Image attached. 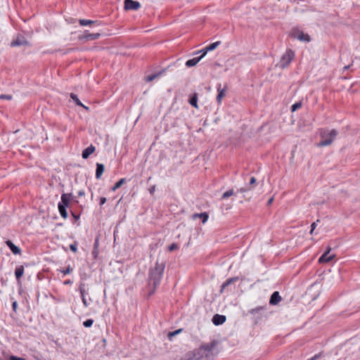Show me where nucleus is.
I'll list each match as a JSON object with an SVG mask.
<instances>
[{"label": "nucleus", "instance_id": "11", "mask_svg": "<svg viewBox=\"0 0 360 360\" xmlns=\"http://www.w3.org/2000/svg\"><path fill=\"white\" fill-rule=\"evenodd\" d=\"M226 89H227L226 85H225L224 87L221 89V83L217 84V90L218 94H217L216 100H217V102L218 104H221L222 98L226 95Z\"/></svg>", "mask_w": 360, "mask_h": 360}, {"label": "nucleus", "instance_id": "59", "mask_svg": "<svg viewBox=\"0 0 360 360\" xmlns=\"http://www.w3.org/2000/svg\"><path fill=\"white\" fill-rule=\"evenodd\" d=\"M89 300L90 302H92V299H91V297H89Z\"/></svg>", "mask_w": 360, "mask_h": 360}, {"label": "nucleus", "instance_id": "32", "mask_svg": "<svg viewBox=\"0 0 360 360\" xmlns=\"http://www.w3.org/2000/svg\"><path fill=\"white\" fill-rule=\"evenodd\" d=\"M57 271L63 273V276L69 274L73 271V269L69 265L65 269H57Z\"/></svg>", "mask_w": 360, "mask_h": 360}, {"label": "nucleus", "instance_id": "3", "mask_svg": "<svg viewBox=\"0 0 360 360\" xmlns=\"http://www.w3.org/2000/svg\"><path fill=\"white\" fill-rule=\"evenodd\" d=\"M338 134V131L335 129L331 130L328 129H321L319 133L321 141L316 143V146L318 147H325L331 145L336 139Z\"/></svg>", "mask_w": 360, "mask_h": 360}, {"label": "nucleus", "instance_id": "33", "mask_svg": "<svg viewBox=\"0 0 360 360\" xmlns=\"http://www.w3.org/2000/svg\"><path fill=\"white\" fill-rule=\"evenodd\" d=\"M302 103L301 101L295 103L290 107L291 111L295 112V111L297 110L298 109H300L302 107Z\"/></svg>", "mask_w": 360, "mask_h": 360}, {"label": "nucleus", "instance_id": "51", "mask_svg": "<svg viewBox=\"0 0 360 360\" xmlns=\"http://www.w3.org/2000/svg\"><path fill=\"white\" fill-rule=\"evenodd\" d=\"M73 203L78 204L79 200L77 199V197L72 195V201Z\"/></svg>", "mask_w": 360, "mask_h": 360}, {"label": "nucleus", "instance_id": "4", "mask_svg": "<svg viewBox=\"0 0 360 360\" xmlns=\"http://www.w3.org/2000/svg\"><path fill=\"white\" fill-rule=\"evenodd\" d=\"M294 58H295V52L292 49H288L286 50L285 53L282 56L280 61L278 63L276 66L281 69H285L289 66V65L290 64L292 60L294 59Z\"/></svg>", "mask_w": 360, "mask_h": 360}, {"label": "nucleus", "instance_id": "30", "mask_svg": "<svg viewBox=\"0 0 360 360\" xmlns=\"http://www.w3.org/2000/svg\"><path fill=\"white\" fill-rule=\"evenodd\" d=\"M79 291L80 292L81 298L86 297V290H85V283H81L79 286Z\"/></svg>", "mask_w": 360, "mask_h": 360}, {"label": "nucleus", "instance_id": "39", "mask_svg": "<svg viewBox=\"0 0 360 360\" xmlns=\"http://www.w3.org/2000/svg\"><path fill=\"white\" fill-rule=\"evenodd\" d=\"M12 98H13L12 96L9 95V94H1L0 95V100H4V99L11 100Z\"/></svg>", "mask_w": 360, "mask_h": 360}, {"label": "nucleus", "instance_id": "17", "mask_svg": "<svg viewBox=\"0 0 360 360\" xmlns=\"http://www.w3.org/2000/svg\"><path fill=\"white\" fill-rule=\"evenodd\" d=\"M96 150V148L95 146H94L92 144H91L89 146H88L87 148H86L83 151H82V157L83 159H87L89 158V157L93 153H94Z\"/></svg>", "mask_w": 360, "mask_h": 360}, {"label": "nucleus", "instance_id": "26", "mask_svg": "<svg viewBox=\"0 0 360 360\" xmlns=\"http://www.w3.org/2000/svg\"><path fill=\"white\" fill-rule=\"evenodd\" d=\"M266 309V306H259L248 311L250 314L253 316L261 314V312Z\"/></svg>", "mask_w": 360, "mask_h": 360}, {"label": "nucleus", "instance_id": "47", "mask_svg": "<svg viewBox=\"0 0 360 360\" xmlns=\"http://www.w3.org/2000/svg\"><path fill=\"white\" fill-rule=\"evenodd\" d=\"M82 301L85 307H88L89 306L90 303L87 301L86 297H82Z\"/></svg>", "mask_w": 360, "mask_h": 360}, {"label": "nucleus", "instance_id": "14", "mask_svg": "<svg viewBox=\"0 0 360 360\" xmlns=\"http://www.w3.org/2000/svg\"><path fill=\"white\" fill-rule=\"evenodd\" d=\"M226 320V316L217 314L213 316L212 321L214 325L220 326L225 323Z\"/></svg>", "mask_w": 360, "mask_h": 360}, {"label": "nucleus", "instance_id": "52", "mask_svg": "<svg viewBox=\"0 0 360 360\" xmlns=\"http://www.w3.org/2000/svg\"><path fill=\"white\" fill-rule=\"evenodd\" d=\"M199 53H202V55L200 56H202V58L207 54V52H205V47L203 49L200 50L199 51Z\"/></svg>", "mask_w": 360, "mask_h": 360}, {"label": "nucleus", "instance_id": "41", "mask_svg": "<svg viewBox=\"0 0 360 360\" xmlns=\"http://www.w3.org/2000/svg\"><path fill=\"white\" fill-rule=\"evenodd\" d=\"M181 360H196L193 356V354H187L184 358H182Z\"/></svg>", "mask_w": 360, "mask_h": 360}, {"label": "nucleus", "instance_id": "10", "mask_svg": "<svg viewBox=\"0 0 360 360\" xmlns=\"http://www.w3.org/2000/svg\"><path fill=\"white\" fill-rule=\"evenodd\" d=\"M124 4L125 10L136 11L141 8V4L134 0H124Z\"/></svg>", "mask_w": 360, "mask_h": 360}, {"label": "nucleus", "instance_id": "50", "mask_svg": "<svg viewBox=\"0 0 360 360\" xmlns=\"http://www.w3.org/2000/svg\"><path fill=\"white\" fill-rule=\"evenodd\" d=\"M84 195H85V192H84V190H80V191H78V193H77V196H78V197H82V196H84Z\"/></svg>", "mask_w": 360, "mask_h": 360}, {"label": "nucleus", "instance_id": "38", "mask_svg": "<svg viewBox=\"0 0 360 360\" xmlns=\"http://www.w3.org/2000/svg\"><path fill=\"white\" fill-rule=\"evenodd\" d=\"M179 249V245L176 244V243H172L169 247H168V250L170 252H173L176 250H178Z\"/></svg>", "mask_w": 360, "mask_h": 360}, {"label": "nucleus", "instance_id": "22", "mask_svg": "<svg viewBox=\"0 0 360 360\" xmlns=\"http://www.w3.org/2000/svg\"><path fill=\"white\" fill-rule=\"evenodd\" d=\"M198 93H194L191 96H190L188 98V103L194 107L195 108L198 109Z\"/></svg>", "mask_w": 360, "mask_h": 360}, {"label": "nucleus", "instance_id": "58", "mask_svg": "<svg viewBox=\"0 0 360 360\" xmlns=\"http://www.w3.org/2000/svg\"><path fill=\"white\" fill-rule=\"evenodd\" d=\"M91 199L94 198V194H93V193H91Z\"/></svg>", "mask_w": 360, "mask_h": 360}, {"label": "nucleus", "instance_id": "15", "mask_svg": "<svg viewBox=\"0 0 360 360\" xmlns=\"http://www.w3.org/2000/svg\"><path fill=\"white\" fill-rule=\"evenodd\" d=\"M281 300L282 298L279 294V292L275 291L271 294L270 297L269 304L271 305H276L281 301Z\"/></svg>", "mask_w": 360, "mask_h": 360}, {"label": "nucleus", "instance_id": "6", "mask_svg": "<svg viewBox=\"0 0 360 360\" xmlns=\"http://www.w3.org/2000/svg\"><path fill=\"white\" fill-rule=\"evenodd\" d=\"M72 199V193H62L60 197V201L58 203V207L68 208L70 207Z\"/></svg>", "mask_w": 360, "mask_h": 360}, {"label": "nucleus", "instance_id": "44", "mask_svg": "<svg viewBox=\"0 0 360 360\" xmlns=\"http://www.w3.org/2000/svg\"><path fill=\"white\" fill-rule=\"evenodd\" d=\"M106 198L105 197H100L99 198V205L100 206H102L103 205H104L105 202H106Z\"/></svg>", "mask_w": 360, "mask_h": 360}, {"label": "nucleus", "instance_id": "57", "mask_svg": "<svg viewBox=\"0 0 360 360\" xmlns=\"http://www.w3.org/2000/svg\"><path fill=\"white\" fill-rule=\"evenodd\" d=\"M260 318H261V317L258 316H257L255 319H260Z\"/></svg>", "mask_w": 360, "mask_h": 360}, {"label": "nucleus", "instance_id": "37", "mask_svg": "<svg viewBox=\"0 0 360 360\" xmlns=\"http://www.w3.org/2000/svg\"><path fill=\"white\" fill-rule=\"evenodd\" d=\"M320 222V220L319 219H317L316 221H314L311 224V230H310V234L312 235L313 233H314V231L315 230L316 226H317V224Z\"/></svg>", "mask_w": 360, "mask_h": 360}, {"label": "nucleus", "instance_id": "36", "mask_svg": "<svg viewBox=\"0 0 360 360\" xmlns=\"http://www.w3.org/2000/svg\"><path fill=\"white\" fill-rule=\"evenodd\" d=\"M181 331H182V329H177V330H176L174 331L169 332V334H168V338L171 340L172 337L178 335Z\"/></svg>", "mask_w": 360, "mask_h": 360}, {"label": "nucleus", "instance_id": "27", "mask_svg": "<svg viewBox=\"0 0 360 360\" xmlns=\"http://www.w3.org/2000/svg\"><path fill=\"white\" fill-rule=\"evenodd\" d=\"M127 182V180L125 178L120 179L118 181L115 183L114 186L112 187L111 191H115L117 189L120 188L124 184Z\"/></svg>", "mask_w": 360, "mask_h": 360}, {"label": "nucleus", "instance_id": "43", "mask_svg": "<svg viewBox=\"0 0 360 360\" xmlns=\"http://www.w3.org/2000/svg\"><path fill=\"white\" fill-rule=\"evenodd\" d=\"M150 285H152V287H151V289L150 290V291L148 292V296L150 297L152 295H153L155 292V290L157 288H155V286L151 283Z\"/></svg>", "mask_w": 360, "mask_h": 360}, {"label": "nucleus", "instance_id": "45", "mask_svg": "<svg viewBox=\"0 0 360 360\" xmlns=\"http://www.w3.org/2000/svg\"><path fill=\"white\" fill-rule=\"evenodd\" d=\"M92 256L94 259H96L97 257H98V249H95V248H93V250H92Z\"/></svg>", "mask_w": 360, "mask_h": 360}, {"label": "nucleus", "instance_id": "40", "mask_svg": "<svg viewBox=\"0 0 360 360\" xmlns=\"http://www.w3.org/2000/svg\"><path fill=\"white\" fill-rule=\"evenodd\" d=\"M71 215L75 219V221H77L80 218V214H77L76 212L73 211H70Z\"/></svg>", "mask_w": 360, "mask_h": 360}, {"label": "nucleus", "instance_id": "5", "mask_svg": "<svg viewBox=\"0 0 360 360\" xmlns=\"http://www.w3.org/2000/svg\"><path fill=\"white\" fill-rule=\"evenodd\" d=\"M290 37L297 39L300 41L309 42L311 41L310 36L308 34H304L298 27H292L290 33Z\"/></svg>", "mask_w": 360, "mask_h": 360}, {"label": "nucleus", "instance_id": "34", "mask_svg": "<svg viewBox=\"0 0 360 360\" xmlns=\"http://www.w3.org/2000/svg\"><path fill=\"white\" fill-rule=\"evenodd\" d=\"M94 322V321L92 319H86L83 322V326L85 328H90L93 325Z\"/></svg>", "mask_w": 360, "mask_h": 360}, {"label": "nucleus", "instance_id": "1", "mask_svg": "<svg viewBox=\"0 0 360 360\" xmlns=\"http://www.w3.org/2000/svg\"><path fill=\"white\" fill-rule=\"evenodd\" d=\"M165 268V262L164 261H160L158 258L155 264L154 267L149 269L148 272V285L150 287L152 283L155 288H158L161 282L163 277V274Z\"/></svg>", "mask_w": 360, "mask_h": 360}, {"label": "nucleus", "instance_id": "24", "mask_svg": "<svg viewBox=\"0 0 360 360\" xmlns=\"http://www.w3.org/2000/svg\"><path fill=\"white\" fill-rule=\"evenodd\" d=\"M70 97L77 105L81 106L86 110H89V108L82 104V103L80 101V100L76 94H75L74 93H71L70 94Z\"/></svg>", "mask_w": 360, "mask_h": 360}, {"label": "nucleus", "instance_id": "21", "mask_svg": "<svg viewBox=\"0 0 360 360\" xmlns=\"http://www.w3.org/2000/svg\"><path fill=\"white\" fill-rule=\"evenodd\" d=\"M256 182H257V179L254 176H252L250 179V182H249V186H245V187H243V188H240V189H238L237 191V193L238 192H240V193H244V192H246V191H250L252 189V187H250L252 185H255L256 184Z\"/></svg>", "mask_w": 360, "mask_h": 360}, {"label": "nucleus", "instance_id": "54", "mask_svg": "<svg viewBox=\"0 0 360 360\" xmlns=\"http://www.w3.org/2000/svg\"><path fill=\"white\" fill-rule=\"evenodd\" d=\"M0 360H8V358H6L4 354H2L0 356Z\"/></svg>", "mask_w": 360, "mask_h": 360}, {"label": "nucleus", "instance_id": "7", "mask_svg": "<svg viewBox=\"0 0 360 360\" xmlns=\"http://www.w3.org/2000/svg\"><path fill=\"white\" fill-rule=\"evenodd\" d=\"M100 37V33H89L86 30L82 34L79 35L78 39L80 41H87L98 39Z\"/></svg>", "mask_w": 360, "mask_h": 360}, {"label": "nucleus", "instance_id": "13", "mask_svg": "<svg viewBox=\"0 0 360 360\" xmlns=\"http://www.w3.org/2000/svg\"><path fill=\"white\" fill-rule=\"evenodd\" d=\"M24 266L19 265L15 267V276L17 281L18 284L21 285V278L24 274Z\"/></svg>", "mask_w": 360, "mask_h": 360}, {"label": "nucleus", "instance_id": "35", "mask_svg": "<svg viewBox=\"0 0 360 360\" xmlns=\"http://www.w3.org/2000/svg\"><path fill=\"white\" fill-rule=\"evenodd\" d=\"M77 245L78 243L77 241H75L73 243L70 245V249L73 252H77Z\"/></svg>", "mask_w": 360, "mask_h": 360}, {"label": "nucleus", "instance_id": "49", "mask_svg": "<svg viewBox=\"0 0 360 360\" xmlns=\"http://www.w3.org/2000/svg\"><path fill=\"white\" fill-rule=\"evenodd\" d=\"M155 186L153 185V186H151L150 188H149V193L150 195H153L154 193H155Z\"/></svg>", "mask_w": 360, "mask_h": 360}, {"label": "nucleus", "instance_id": "8", "mask_svg": "<svg viewBox=\"0 0 360 360\" xmlns=\"http://www.w3.org/2000/svg\"><path fill=\"white\" fill-rule=\"evenodd\" d=\"M331 251V248L330 247L327 248V250L321 255V256L319 258V263L325 264L331 262L335 257V255H329Z\"/></svg>", "mask_w": 360, "mask_h": 360}, {"label": "nucleus", "instance_id": "31", "mask_svg": "<svg viewBox=\"0 0 360 360\" xmlns=\"http://www.w3.org/2000/svg\"><path fill=\"white\" fill-rule=\"evenodd\" d=\"M235 194L234 191L233 189H230L229 191H226V192H224L221 196V199L222 200H224V199H227L229 198V197Z\"/></svg>", "mask_w": 360, "mask_h": 360}, {"label": "nucleus", "instance_id": "18", "mask_svg": "<svg viewBox=\"0 0 360 360\" xmlns=\"http://www.w3.org/2000/svg\"><path fill=\"white\" fill-rule=\"evenodd\" d=\"M197 218H200L202 219V223L205 224L209 218V215L207 212H201V213H194L192 214V219H195Z\"/></svg>", "mask_w": 360, "mask_h": 360}, {"label": "nucleus", "instance_id": "20", "mask_svg": "<svg viewBox=\"0 0 360 360\" xmlns=\"http://www.w3.org/2000/svg\"><path fill=\"white\" fill-rule=\"evenodd\" d=\"M105 170V166L102 163H96V174L95 176L96 179H101L103 172Z\"/></svg>", "mask_w": 360, "mask_h": 360}, {"label": "nucleus", "instance_id": "2", "mask_svg": "<svg viewBox=\"0 0 360 360\" xmlns=\"http://www.w3.org/2000/svg\"><path fill=\"white\" fill-rule=\"evenodd\" d=\"M216 345L217 342L215 341L202 345L193 352V355L196 360H210L212 350Z\"/></svg>", "mask_w": 360, "mask_h": 360}, {"label": "nucleus", "instance_id": "25", "mask_svg": "<svg viewBox=\"0 0 360 360\" xmlns=\"http://www.w3.org/2000/svg\"><path fill=\"white\" fill-rule=\"evenodd\" d=\"M202 59V56L195 57L191 59H188L186 62V66L188 68H191L195 66L200 60Z\"/></svg>", "mask_w": 360, "mask_h": 360}, {"label": "nucleus", "instance_id": "12", "mask_svg": "<svg viewBox=\"0 0 360 360\" xmlns=\"http://www.w3.org/2000/svg\"><path fill=\"white\" fill-rule=\"evenodd\" d=\"M5 243L13 254L15 255L21 254V249L18 246L15 245L11 240H6Z\"/></svg>", "mask_w": 360, "mask_h": 360}, {"label": "nucleus", "instance_id": "9", "mask_svg": "<svg viewBox=\"0 0 360 360\" xmlns=\"http://www.w3.org/2000/svg\"><path fill=\"white\" fill-rule=\"evenodd\" d=\"M11 46H30V44L29 41L25 39V37L22 34H18L16 38L13 40V41L11 43Z\"/></svg>", "mask_w": 360, "mask_h": 360}, {"label": "nucleus", "instance_id": "42", "mask_svg": "<svg viewBox=\"0 0 360 360\" xmlns=\"http://www.w3.org/2000/svg\"><path fill=\"white\" fill-rule=\"evenodd\" d=\"M321 355H322V352H319V354H315L314 356L308 359L307 360H316L319 358H320L321 356Z\"/></svg>", "mask_w": 360, "mask_h": 360}, {"label": "nucleus", "instance_id": "53", "mask_svg": "<svg viewBox=\"0 0 360 360\" xmlns=\"http://www.w3.org/2000/svg\"><path fill=\"white\" fill-rule=\"evenodd\" d=\"M72 283V281L70 279L65 280L63 283L64 285H71Z\"/></svg>", "mask_w": 360, "mask_h": 360}, {"label": "nucleus", "instance_id": "56", "mask_svg": "<svg viewBox=\"0 0 360 360\" xmlns=\"http://www.w3.org/2000/svg\"><path fill=\"white\" fill-rule=\"evenodd\" d=\"M272 200H273V198H271V199L269 200L268 203H269V204H270V203L272 202Z\"/></svg>", "mask_w": 360, "mask_h": 360}, {"label": "nucleus", "instance_id": "23", "mask_svg": "<svg viewBox=\"0 0 360 360\" xmlns=\"http://www.w3.org/2000/svg\"><path fill=\"white\" fill-rule=\"evenodd\" d=\"M165 70L166 69H162V70L155 73V74H151L150 75H148L146 77V82H151L153 81V79L159 77L160 76H161L162 74H164L165 72Z\"/></svg>", "mask_w": 360, "mask_h": 360}, {"label": "nucleus", "instance_id": "55", "mask_svg": "<svg viewBox=\"0 0 360 360\" xmlns=\"http://www.w3.org/2000/svg\"><path fill=\"white\" fill-rule=\"evenodd\" d=\"M349 65H347V66H345V67H344V69H345V70H347V69H349Z\"/></svg>", "mask_w": 360, "mask_h": 360}, {"label": "nucleus", "instance_id": "19", "mask_svg": "<svg viewBox=\"0 0 360 360\" xmlns=\"http://www.w3.org/2000/svg\"><path fill=\"white\" fill-rule=\"evenodd\" d=\"M79 24L81 26H86V25H92L98 26L101 23V22H99L98 20H86V19H81V20H79Z\"/></svg>", "mask_w": 360, "mask_h": 360}, {"label": "nucleus", "instance_id": "46", "mask_svg": "<svg viewBox=\"0 0 360 360\" xmlns=\"http://www.w3.org/2000/svg\"><path fill=\"white\" fill-rule=\"evenodd\" d=\"M17 308H18V302L17 301L14 300L13 302H12V309H13V311L14 312H16L17 311Z\"/></svg>", "mask_w": 360, "mask_h": 360}, {"label": "nucleus", "instance_id": "48", "mask_svg": "<svg viewBox=\"0 0 360 360\" xmlns=\"http://www.w3.org/2000/svg\"><path fill=\"white\" fill-rule=\"evenodd\" d=\"M98 241H99V238H98V237H96L95 240H94V248H95V249H98Z\"/></svg>", "mask_w": 360, "mask_h": 360}, {"label": "nucleus", "instance_id": "16", "mask_svg": "<svg viewBox=\"0 0 360 360\" xmlns=\"http://www.w3.org/2000/svg\"><path fill=\"white\" fill-rule=\"evenodd\" d=\"M239 278L238 276L232 277L228 278L223 284L221 285L220 292L223 293L231 284H233L236 281H238Z\"/></svg>", "mask_w": 360, "mask_h": 360}, {"label": "nucleus", "instance_id": "28", "mask_svg": "<svg viewBox=\"0 0 360 360\" xmlns=\"http://www.w3.org/2000/svg\"><path fill=\"white\" fill-rule=\"evenodd\" d=\"M221 44L220 41H215L214 43H211L205 47V52L211 51L214 50L219 44Z\"/></svg>", "mask_w": 360, "mask_h": 360}, {"label": "nucleus", "instance_id": "29", "mask_svg": "<svg viewBox=\"0 0 360 360\" xmlns=\"http://www.w3.org/2000/svg\"><path fill=\"white\" fill-rule=\"evenodd\" d=\"M58 209L61 217H63V219H67L68 217L67 208L58 207Z\"/></svg>", "mask_w": 360, "mask_h": 360}]
</instances>
